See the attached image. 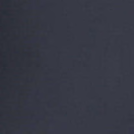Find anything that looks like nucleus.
Masks as SVG:
<instances>
[{
    "label": "nucleus",
    "mask_w": 134,
    "mask_h": 134,
    "mask_svg": "<svg viewBox=\"0 0 134 134\" xmlns=\"http://www.w3.org/2000/svg\"><path fill=\"white\" fill-rule=\"evenodd\" d=\"M40 134H42V132H40Z\"/></svg>",
    "instance_id": "1"
}]
</instances>
